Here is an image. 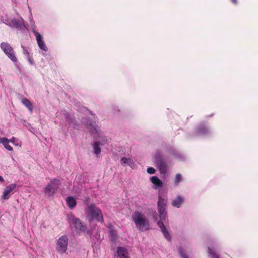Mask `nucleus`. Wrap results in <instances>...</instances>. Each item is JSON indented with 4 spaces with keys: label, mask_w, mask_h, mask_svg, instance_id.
I'll use <instances>...</instances> for the list:
<instances>
[{
    "label": "nucleus",
    "mask_w": 258,
    "mask_h": 258,
    "mask_svg": "<svg viewBox=\"0 0 258 258\" xmlns=\"http://www.w3.org/2000/svg\"><path fill=\"white\" fill-rule=\"evenodd\" d=\"M210 130L205 122L199 123L194 129V132L189 135L191 138L208 135L210 134Z\"/></svg>",
    "instance_id": "nucleus-6"
},
{
    "label": "nucleus",
    "mask_w": 258,
    "mask_h": 258,
    "mask_svg": "<svg viewBox=\"0 0 258 258\" xmlns=\"http://www.w3.org/2000/svg\"><path fill=\"white\" fill-rule=\"evenodd\" d=\"M66 219L69 223L70 227L71 229L74 228L77 233H91V231L88 229L87 225L80 219L76 218L73 213L68 214Z\"/></svg>",
    "instance_id": "nucleus-2"
},
{
    "label": "nucleus",
    "mask_w": 258,
    "mask_h": 258,
    "mask_svg": "<svg viewBox=\"0 0 258 258\" xmlns=\"http://www.w3.org/2000/svg\"><path fill=\"white\" fill-rule=\"evenodd\" d=\"M34 34L35 35L37 42L40 49L44 51H47L48 48L46 47L44 41L43 40L41 35L35 31H34Z\"/></svg>",
    "instance_id": "nucleus-11"
},
{
    "label": "nucleus",
    "mask_w": 258,
    "mask_h": 258,
    "mask_svg": "<svg viewBox=\"0 0 258 258\" xmlns=\"http://www.w3.org/2000/svg\"><path fill=\"white\" fill-rule=\"evenodd\" d=\"M66 203L68 206L73 209L76 207L77 201L76 199L72 196H69L66 199Z\"/></svg>",
    "instance_id": "nucleus-16"
},
{
    "label": "nucleus",
    "mask_w": 258,
    "mask_h": 258,
    "mask_svg": "<svg viewBox=\"0 0 258 258\" xmlns=\"http://www.w3.org/2000/svg\"><path fill=\"white\" fill-rule=\"evenodd\" d=\"M89 131L91 135L95 137L99 136V127L97 125H94L92 123H90V126L88 127Z\"/></svg>",
    "instance_id": "nucleus-18"
},
{
    "label": "nucleus",
    "mask_w": 258,
    "mask_h": 258,
    "mask_svg": "<svg viewBox=\"0 0 258 258\" xmlns=\"http://www.w3.org/2000/svg\"><path fill=\"white\" fill-rule=\"evenodd\" d=\"M154 158V162L161 174H165L168 170L167 164L162 152L160 151H157Z\"/></svg>",
    "instance_id": "nucleus-5"
},
{
    "label": "nucleus",
    "mask_w": 258,
    "mask_h": 258,
    "mask_svg": "<svg viewBox=\"0 0 258 258\" xmlns=\"http://www.w3.org/2000/svg\"><path fill=\"white\" fill-rule=\"evenodd\" d=\"M107 228L109 229V238L111 242H115L117 239L118 236L116 231L112 224L108 225Z\"/></svg>",
    "instance_id": "nucleus-13"
},
{
    "label": "nucleus",
    "mask_w": 258,
    "mask_h": 258,
    "mask_svg": "<svg viewBox=\"0 0 258 258\" xmlns=\"http://www.w3.org/2000/svg\"><path fill=\"white\" fill-rule=\"evenodd\" d=\"M132 220L134 222L136 227L141 232L148 231L150 229V223L146 216L139 211L133 212Z\"/></svg>",
    "instance_id": "nucleus-3"
},
{
    "label": "nucleus",
    "mask_w": 258,
    "mask_h": 258,
    "mask_svg": "<svg viewBox=\"0 0 258 258\" xmlns=\"http://www.w3.org/2000/svg\"><path fill=\"white\" fill-rule=\"evenodd\" d=\"M11 23L13 27L19 29H23L25 27L24 22L22 19H13Z\"/></svg>",
    "instance_id": "nucleus-15"
},
{
    "label": "nucleus",
    "mask_w": 258,
    "mask_h": 258,
    "mask_svg": "<svg viewBox=\"0 0 258 258\" xmlns=\"http://www.w3.org/2000/svg\"><path fill=\"white\" fill-rule=\"evenodd\" d=\"M85 213L89 223L94 220L103 223L104 218L102 211L96 206L95 204L92 203L85 209Z\"/></svg>",
    "instance_id": "nucleus-4"
},
{
    "label": "nucleus",
    "mask_w": 258,
    "mask_h": 258,
    "mask_svg": "<svg viewBox=\"0 0 258 258\" xmlns=\"http://www.w3.org/2000/svg\"><path fill=\"white\" fill-rule=\"evenodd\" d=\"M21 102L23 105H24L28 110L32 112L33 111V105L31 101L26 98H22L21 100Z\"/></svg>",
    "instance_id": "nucleus-21"
},
{
    "label": "nucleus",
    "mask_w": 258,
    "mask_h": 258,
    "mask_svg": "<svg viewBox=\"0 0 258 258\" xmlns=\"http://www.w3.org/2000/svg\"><path fill=\"white\" fill-rule=\"evenodd\" d=\"M9 142L10 141L7 138L5 137H0V143L3 144L7 150L12 151L13 148L9 145Z\"/></svg>",
    "instance_id": "nucleus-19"
},
{
    "label": "nucleus",
    "mask_w": 258,
    "mask_h": 258,
    "mask_svg": "<svg viewBox=\"0 0 258 258\" xmlns=\"http://www.w3.org/2000/svg\"><path fill=\"white\" fill-rule=\"evenodd\" d=\"M167 200L163 199L161 196L158 197L157 203L158 211L159 214L160 221H157V224L161 229L164 237L169 241L171 240V236L169 231L166 228L163 221H165L167 218V212L166 211Z\"/></svg>",
    "instance_id": "nucleus-1"
},
{
    "label": "nucleus",
    "mask_w": 258,
    "mask_h": 258,
    "mask_svg": "<svg viewBox=\"0 0 258 258\" xmlns=\"http://www.w3.org/2000/svg\"><path fill=\"white\" fill-rule=\"evenodd\" d=\"M147 172L149 173V174H154L155 173V170L154 168L153 167H148L147 168Z\"/></svg>",
    "instance_id": "nucleus-28"
},
{
    "label": "nucleus",
    "mask_w": 258,
    "mask_h": 258,
    "mask_svg": "<svg viewBox=\"0 0 258 258\" xmlns=\"http://www.w3.org/2000/svg\"><path fill=\"white\" fill-rule=\"evenodd\" d=\"M0 81H3L1 76H0Z\"/></svg>",
    "instance_id": "nucleus-34"
},
{
    "label": "nucleus",
    "mask_w": 258,
    "mask_h": 258,
    "mask_svg": "<svg viewBox=\"0 0 258 258\" xmlns=\"http://www.w3.org/2000/svg\"><path fill=\"white\" fill-rule=\"evenodd\" d=\"M184 203V198L183 197L178 196H177L174 200H173L171 202V205L173 207H176L177 208H180L182 204Z\"/></svg>",
    "instance_id": "nucleus-14"
},
{
    "label": "nucleus",
    "mask_w": 258,
    "mask_h": 258,
    "mask_svg": "<svg viewBox=\"0 0 258 258\" xmlns=\"http://www.w3.org/2000/svg\"><path fill=\"white\" fill-rule=\"evenodd\" d=\"M0 182H4V179L3 178V177L0 175Z\"/></svg>",
    "instance_id": "nucleus-33"
},
{
    "label": "nucleus",
    "mask_w": 258,
    "mask_h": 258,
    "mask_svg": "<svg viewBox=\"0 0 258 258\" xmlns=\"http://www.w3.org/2000/svg\"><path fill=\"white\" fill-rule=\"evenodd\" d=\"M15 140V138L13 137L10 141V142H11L12 143H14Z\"/></svg>",
    "instance_id": "nucleus-32"
},
{
    "label": "nucleus",
    "mask_w": 258,
    "mask_h": 258,
    "mask_svg": "<svg viewBox=\"0 0 258 258\" xmlns=\"http://www.w3.org/2000/svg\"><path fill=\"white\" fill-rule=\"evenodd\" d=\"M151 181L153 183L154 188H158L162 187V181L156 176L151 177Z\"/></svg>",
    "instance_id": "nucleus-17"
},
{
    "label": "nucleus",
    "mask_w": 258,
    "mask_h": 258,
    "mask_svg": "<svg viewBox=\"0 0 258 258\" xmlns=\"http://www.w3.org/2000/svg\"><path fill=\"white\" fill-rule=\"evenodd\" d=\"M232 3L234 4V5L237 4V0H231Z\"/></svg>",
    "instance_id": "nucleus-31"
},
{
    "label": "nucleus",
    "mask_w": 258,
    "mask_h": 258,
    "mask_svg": "<svg viewBox=\"0 0 258 258\" xmlns=\"http://www.w3.org/2000/svg\"><path fill=\"white\" fill-rule=\"evenodd\" d=\"M69 239L67 235H63L59 237L56 244V250L60 253H64L68 249Z\"/></svg>",
    "instance_id": "nucleus-8"
},
{
    "label": "nucleus",
    "mask_w": 258,
    "mask_h": 258,
    "mask_svg": "<svg viewBox=\"0 0 258 258\" xmlns=\"http://www.w3.org/2000/svg\"><path fill=\"white\" fill-rule=\"evenodd\" d=\"M16 187L17 185L16 183H12L6 186L2 196V199L3 200H8L10 198L9 194H13V190H15Z\"/></svg>",
    "instance_id": "nucleus-10"
},
{
    "label": "nucleus",
    "mask_w": 258,
    "mask_h": 258,
    "mask_svg": "<svg viewBox=\"0 0 258 258\" xmlns=\"http://www.w3.org/2000/svg\"><path fill=\"white\" fill-rule=\"evenodd\" d=\"M64 116L65 117L66 120L69 123H72L73 122V118L70 114V113L68 112H66L64 113Z\"/></svg>",
    "instance_id": "nucleus-25"
},
{
    "label": "nucleus",
    "mask_w": 258,
    "mask_h": 258,
    "mask_svg": "<svg viewBox=\"0 0 258 258\" xmlns=\"http://www.w3.org/2000/svg\"><path fill=\"white\" fill-rule=\"evenodd\" d=\"M179 253L181 258H189L188 255L186 253L185 250L181 247L178 249Z\"/></svg>",
    "instance_id": "nucleus-23"
},
{
    "label": "nucleus",
    "mask_w": 258,
    "mask_h": 258,
    "mask_svg": "<svg viewBox=\"0 0 258 258\" xmlns=\"http://www.w3.org/2000/svg\"><path fill=\"white\" fill-rule=\"evenodd\" d=\"M22 47L23 49V53H24V55H25L26 56L27 58L31 56L29 52L27 50V49L24 46H22Z\"/></svg>",
    "instance_id": "nucleus-27"
},
{
    "label": "nucleus",
    "mask_w": 258,
    "mask_h": 258,
    "mask_svg": "<svg viewBox=\"0 0 258 258\" xmlns=\"http://www.w3.org/2000/svg\"><path fill=\"white\" fill-rule=\"evenodd\" d=\"M29 62L31 64H34V61L33 60V59L32 58L31 56H30L29 57L27 58Z\"/></svg>",
    "instance_id": "nucleus-29"
},
{
    "label": "nucleus",
    "mask_w": 258,
    "mask_h": 258,
    "mask_svg": "<svg viewBox=\"0 0 258 258\" xmlns=\"http://www.w3.org/2000/svg\"><path fill=\"white\" fill-rule=\"evenodd\" d=\"M120 163L124 166L127 165L132 167L134 165V162L132 158L126 157H122L121 158Z\"/></svg>",
    "instance_id": "nucleus-20"
},
{
    "label": "nucleus",
    "mask_w": 258,
    "mask_h": 258,
    "mask_svg": "<svg viewBox=\"0 0 258 258\" xmlns=\"http://www.w3.org/2000/svg\"><path fill=\"white\" fill-rule=\"evenodd\" d=\"M100 144V142H95L93 144V149L94 153L96 154V155L99 154L101 152V149L99 147Z\"/></svg>",
    "instance_id": "nucleus-22"
},
{
    "label": "nucleus",
    "mask_w": 258,
    "mask_h": 258,
    "mask_svg": "<svg viewBox=\"0 0 258 258\" xmlns=\"http://www.w3.org/2000/svg\"><path fill=\"white\" fill-rule=\"evenodd\" d=\"M114 258H130L127 249L124 247H118Z\"/></svg>",
    "instance_id": "nucleus-12"
},
{
    "label": "nucleus",
    "mask_w": 258,
    "mask_h": 258,
    "mask_svg": "<svg viewBox=\"0 0 258 258\" xmlns=\"http://www.w3.org/2000/svg\"><path fill=\"white\" fill-rule=\"evenodd\" d=\"M182 175L180 173H177L176 174L175 180H174V183L178 185L179 183L182 180Z\"/></svg>",
    "instance_id": "nucleus-24"
},
{
    "label": "nucleus",
    "mask_w": 258,
    "mask_h": 258,
    "mask_svg": "<svg viewBox=\"0 0 258 258\" xmlns=\"http://www.w3.org/2000/svg\"><path fill=\"white\" fill-rule=\"evenodd\" d=\"M153 217L155 221H157V213L156 212H154V213H153Z\"/></svg>",
    "instance_id": "nucleus-30"
},
{
    "label": "nucleus",
    "mask_w": 258,
    "mask_h": 258,
    "mask_svg": "<svg viewBox=\"0 0 258 258\" xmlns=\"http://www.w3.org/2000/svg\"><path fill=\"white\" fill-rule=\"evenodd\" d=\"M83 203L85 205H86L87 207H88L92 203H91V200L90 198H89V197H86L83 200Z\"/></svg>",
    "instance_id": "nucleus-26"
},
{
    "label": "nucleus",
    "mask_w": 258,
    "mask_h": 258,
    "mask_svg": "<svg viewBox=\"0 0 258 258\" xmlns=\"http://www.w3.org/2000/svg\"><path fill=\"white\" fill-rule=\"evenodd\" d=\"M60 184V181L58 179L54 178L50 181V183L48 184L44 189V192L48 197H52L58 189Z\"/></svg>",
    "instance_id": "nucleus-7"
},
{
    "label": "nucleus",
    "mask_w": 258,
    "mask_h": 258,
    "mask_svg": "<svg viewBox=\"0 0 258 258\" xmlns=\"http://www.w3.org/2000/svg\"><path fill=\"white\" fill-rule=\"evenodd\" d=\"M0 46L4 53L13 62H17L18 61L13 48L8 43L2 42Z\"/></svg>",
    "instance_id": "nucleus-9"
}]
</instances>
